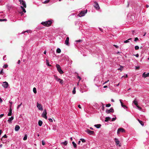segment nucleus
Instances as JSON below:
<instances>
[{
	"label": "nucleus",
	"mask_w": 149,
	"mask_h": 149,
	"mask_svg": "<svg viewBox=\"0 0 149 149\" xmlns=\"http://www.w3.org/2000/svg\"><path fill=\"white\" fill-rule=\"evenodd\" d=\"M56 67L58 71L60 74H63L64 73L61 70V66L59 65L56 64Z\"/></svg>",
	"instance_id": "3"
},
{
	"label": "nucleus",
	"mask_w": 149,
	"mask_h": 149,
	"mask_svg": "<svg viewBox=\"0 0 149 149\" xmlns=\"http://www.w3.org/2000/svg\"><path fill=\"white\" fill-rule=\"evenodd\" d=\"M111 104H106V107H109L111 106Z\"/></svg>",
	"instance_id": "36"
},
{
	"label": "nucleus",
	"mask_w": 149,
	"mask_h": 149,
	"mask_svg": "<svg viewBox=\"0 0 149 149\" xmlns=\"http://www.w3.org/2000/svg\"><path fill=\"white\" fill-rule=\"evenodd\" d=\"M69 38L68 37H67L65 41V44L67 45H69Z\"/></svg>",
	"instance_id": "14"
},
{
	"label": "nucleus",
	"mask_w": 149,
	"mask_h": 149,
	"mask_svg": "<svg viewBox=\"0 0 149 149\" xmlns=\"http://www.w3.org/2000/svg\"><path fill=\"white\" fill-rule=\"evenodd\" d=\"M114 140H115V141L116 142V145H118V144H119L120 141L118 140V139L115 138L114 139Z\"/></svg>",
	"instance_id": "17"
},
{
	"label": "nucleus",
	"mask_w": 149,
	"mask_h": 149,
	"mask_svg": "<svg viewBox=\"0 0 149 149\" xmlns=\"http://www.w3.org/2000/svg\"><path fill=\"white\" fill-rule=\"evenodd\" d=\"M77 78L79 79V80H80L81 79V78L80 77H79V76H78V77H77Z\"/></svg>",
	"instance_id": "59"
},
{
	"label": "nucleus",
	"mask_w": 149,
	"mask_h": 149,
	"mask_svg": "<svg viewBox=\"0 0 149 149\" xmlns=\"http://www.w3.org/2000/svg\"><path fill=\"white\" fill-rule=\"evenodd\" d=\"M19 1L20 2V4H21L23 5V7L25 8H26V3L23 0H19Z\"/></svg>",
	"instance_id": "11"
},
{
	"label": "nucleus",
	"mask_w": 149,
	"mask_h": 149,
	"mask_svg": "<svg viewBox=\"0 0 149 149\" xmlns=\"http://www.w3.org/2000/svg\"><path fill=\"white\" fill-rule=\"evenodd\" d=\"M142 77L144 78L149 77V72L147 74L145 72H144L142 74Z\"/></svg>",
	"instance_id": "13"
},
{
	"label": "nucleus",
	"mask_w": 149,
	"mask_h": 149,
	"mask_svg": "<svg viewBox=\"0 0 149 149\" xmlns=\"http://www.w3.org/2000/svg\"><path fill=\"white\" fill-rule=\"evenodd\" d=\"M87 10H83L81 12L78 14V16L79 17H81L85 15V14L87 13Z\"/></svg>",
	"instance_id": "2"
},
{
	"label": "nucleus",
	"mask_w": 149,
	"mask_h": 149,
	"mask_svg": "<svg viewBox=\"0 0 149 149\" xmlns=\"http://www.w3.org/2000/svg\"><path fill=\"white\" fill-rule=\"evenodd\" d=\"M38 123L39 125L40 126H41L42 125V121L40 120L38 121Z\"/></svg>",
	"instance_id": "24"
},
{
	"label": "nucleus",
	"mask_w": 149,
	"mask_h": 149,
	"mask_svg": "<svg viewBox=\"0 0 149 149\" xmlns=\"http://www.w3.org/2000/svg\"><path fill=\"white\" fill-rule=\"evenodd\" d=\"M54 78L55 79L58 81L61 84H62L63 83V80L59 78L57 76L54 75Z\"/></svg>",
	"instance_id": "4"
},
{
	"label": "nucleus",
	"mask_w": 149,
	"mask_h": 149,
	"mask_svg": "<svg viewBox=\"0 0 149 149\" xmlns=\"http://www.w3.org/2000/svg\"><path fill=\"white\" fill-rule=\"evenodd\" d=\"M12 110L11 108V105L10 106V109H9V112L8 113V116H11L12 115Z\"/></svg>",
	"instance_id": "16"
},
{
	"label": "nucleus",
	"mask_w": 149,
	"mask_h": 149,
	"mask_svg": "<svg viewBox=\"0 0 149 149\" xmlns=\"http://www.w3.org/2000/svg\"><path fill=\"white\" fill-rule=\"evenodd\" d=\"M14 119V117L13 116H11V117L8 120V122L9 123H11L12 122V121Z\"/></svg>",
	"instance_id": "15"
},
{
	"label": "nucleus",
	"mask_w": 149,
	"mask_h": 149,
	"mask_svg": "<svg viewBox=\"0 0 149 149\" xmlns=\"http://www.w3.org/2000/svg\"><path fill=\"white\" fill-rule=\"evenodd\" d=\"M129 42V41L128 40L124 41V42L125 43H127Z\"/></svg>",
	"instance_id": "43"
},
{
	"label": "nucleus",
	"mask_w": 149,
	"mask_h": 149,
	"mask_svg": "<svg viewBox=\"0 0 149 149\" xmlns=\"http://www.w3.org/2000/svg\"><path fill=\"white\" fill-rule=\"evenodd\" d=\"M133 103L136 106L138 104V102L136 101V99H135L133 101Z\"/></svg>",
	"instance_id": "22"
},
{
	"label": "nucleus",
	"mask_w": 149,
	"mask_h": 149,
	"mask_svg": "<svg viewBox=\"0 0 149 149\" xmlns=\"http://www.w3.org/2000/svg\"><path fill=\"white\" fill-rule=\"evenodd\" d=\"M4 116V114H1L0 115V118H1Z\"/></svg>",
	"instance_id": "49"
},
{
	"label": "nucleus",
	"mask_w": 149,
	"mask_h": 149,
	"mask_svg": "<svg viewBox=\"0 0 149 149\" xmlns=\"http://www.w3.org/2000/svg\"><path fill=\"white\" fill-rule=\"evenodd\" d=\"M125 132V130L123 128H120L118 129L117 130V133L118 134L120 132Z\"/></svg>",
	"instance_id": "8"
},
{
	"label": "nucleus",
	"mask_w": 149,
	"mask_h": 149,
	"mask_svg": "<svg viewBox=\"0 0 149 149\" xmlns=\"http://www.w3.org/2000/svg\"><path fill=\"white\" fill-rule=\"evenodd\" d=\"M3 86L5 88H7L8 86V82L5 81L3 82Z\"/></svg>",
	"instance_id": "12"
},
{
	"label": "nucleus",
	"mask_w": 149,
	"mask_h": 149,
	"mask_svg": "<svg viewBox=\"0 0 149 149\" xmlns=\"http://www.w3.org/2000/svg\"><path fill=\"white\" fill-rule=\"evenodd\" d=\"M22 103H21L20 104L18 105L17 108V109H18L20 107V106L22 105Z\"/></svg>",
	"instance_id": "40"
},
{
	"label": "nucleus",
	"mask_w": 149,
	"mask_h": 149,
	"mask_svg": "<svg viewBox=\"0 0 149 149\" xmlns=\"http://www.w3.org/2000/svg\"><path fill=\"white\" fill-rule=\"evenodd\" d=\"M104 106H102V109L103 110H104Z\"/></svg>",
	"instance_id": "60"
},
{
	"label": "nucleus",
	"mask_w": 149,
	"mask_h": 149,
	"mask_svg": "<svg viewBox=\"0 0 149 149\" xmlns=\"http://www.w3.org/2000/svg\"><path fill=\"white\" fill-rule=\"evenodd\" d=\"M116 117L115 118H113L112 119L111 121H113L115 120H116Z\"/></svg>",
	"instance_id": "41"
},
{
	"label": "nucleus",
	"mask_w": 149,
	"mask_h": 149,
	"mask_svg": "<svg viewBox=\"0 0 149 149\" xmlns=\"http://www.w3.org/2000/svg\"><path fill=\"white\" fill-rule=\"evenodd\" d=\"M101 126V125L100 124L95 125H94V126L95 127H96L97 128H100Z\"/></svg>",
	"instance_id": "19"
},
{
	"label": "nucleus",
	"mask_w": 149,
	"mask_h": 149,
	"mask_svg": "<svg viewBox=\"0 0 149 149\" xmlns=\"http://www.w3.org/2000/svg\"><path fill=\"white\" fill-rule=\"evenodd\" d=\"M8 66V65L6 64V65H4L3 66V67L4 68H7Z\"/></svg>",
	"instance_id": "38"
},
{
	"label": "nucleus",
	"mask_w": 149,
	"mask_h": 149,
	"mask_svg": "<svg viewBox=\"0 0 149 149\" xmlns=\"http://www.w3.org/2000/svg\"><path fill=\"white\" fill-rule=\"evenodd\" d=\"M33 91L35 94L37 93L36 89V88L34 87L33 89Z\"/></svg>",
	"instance_id": "29"
},
{
	"label": "nucleus",
	"mask_w": 149,
	"mask_h": 149,
	"mask_svg": "<svg viewBox=\"0 0 149 149\" xmlns=\"http://www.w3.org/2000/svg\"><path fill=\"white\" fill-rule=\"evenodd\" d=\"M140 68V67L139 66H136V70H138Z\"/></svg>",
	"instance_id": "48"
},
{
	"label": "nucleus",
	"mask_w": 149,
	"mask_h": 149,
	"mask_svg": "<svg viewBox=\"0 0 149 149\" xmlns=\"http://www.w3.org/2000/svg\"><path fill=\"white\" fill-rule=\"evenodd\" d=\"M6 21H7V19H0V22Z\"/></svg>",
	"instance_id": "34"
},
{
	"label": "nucleus",
	"mask_w": 149,
	"mask_h": 149,
	"mask_svg": "<svg viewBox=\"0 0 149 149\" xmlns=\"http://www.w3.org/2000/svg\"><path fill=\"white\" fill-rule=\"evenodd\" d=\"M76 41L77 42H80L82 41V40H76Z\"/></svg>",
	"instance_id": "56"
},
{
	"label": "nucleus",
	"mask_w": 149,
	"mask_h": 149,
	"mask_svg": "<svg viewBox=\"0 0 149 149\" xmlns=\"http://www.w3.org/2000/svg\"><path fill=\"white\" fill-rule=\"evenodd\" d=\"M75 89H76V87H74V89L72 91V93L73 94H74L75 93H76V90H75Z\"/></svg>",
	"instance_id": "28"
},
{
	"label": "nucleus",
	"mask_w": 149,
	"mask_h": 149,
	"mask_svg": "<svg viewBox=\"0 0 149 149\" xmlns=\"http://www.w3.org/2000/svg\"><path fill=\"white\" fill-rule=\"evenodd\" d=\"M20 129V127L18 125H16L15 126V130L16 131H18Z\"/></svg>",
	"instance_id": "18"
},
{
	"label": "nucleus",
	"mask_w": 149,
	"mask_h": 149,
	"mask_svg": "<svg viewBox=\"0 0 149 149\" xmlns=\"http://www.w3.org/2000/svg\"><path fill=\"white\" fill-rule=\"evenodd\" d=\"M123 67H120V68H118V70H120L121 71H122V69L123 68Z\"/></svg>",
	"instance_id": "44"
},
{
	"label": "nucleus",
	"mask_w": 149,
	"mask_h": 149,
	"mask_svg": "<svg viewBox=\"0 0 149 149\" xmlns=\"http://www.w3.org/2000/svg\"><path fill=\"white\" fill-rule=\"evenodd\" d=\"M46 51H44V54H46Z\"/></svg>",
	"instance_id": "63"
},
{
	"label": "nucleus",
	"mask_w": 149,
	"mask_h": 149,
	"mask_svg": "<svg viewBox=\"0 0 149 149\" xmlns=\"http://www.w3.org/2000/svg\"><path fill=\"white\" fill-rule=\"evenodd\" d=\"M42 144L43 146H44L45 145V142L43 140L42 141Z\"/></svg>",
	"instance_id": "39"
},
{
	"label": "nucleus",
	"mask_w": 149,
	"mask_h": 149,
	"mask_svg": "<svg viewBox=\"0 0 149 149\" xmlns=\"http://www.w3.org/2000/svg\"><path fill=\"white\" fill-rule=\"evenodd\" d=\"M134 55L135 56L137 57H138L139 56V55L138 54H137L136 55Z\"/></svg>",
	"instance_id": "53"
},
{
	"label": "nucleus",
	"mask_w": 149,
	"mask_h": 149,
	"mask_svg": "<svg viewBox=\"0 0 149 149\" xmlns=\"http://www.w3.org/2000/svg\"><path fill=\"white\" fill-rule=\"evenodd\" d=\"M61 144H63L65 146H66L68 144V141H65L64 142H62L61 143Z\"/></svg>",
	"instance_id": "25"
},
{
	"label": "nucleus",
	"mask_w": 149,
	"mask_h": 149,
	"mask_svg": "<svg viewBox=\"0 0 149 149\" xmlns=\"http://www.w3.org/2000/svg\"><path fill=\"white\" fill-rule=\"evenodd\" d=\"M27 139V134H25L23 138V140L24 141L26 140Z\"/></svg>",
	"instance_id": "31"
},
{
	"label": "nucleus",
	"mask_w": 149,
	"mask_h": 149,
	"mask_svg": "<svg viewBox=\"0 0 149 149\" xmlns=\"http://www.w3.org/2000/svg\"><path fill=\"white\" fill-rule=\"evenodd\" d=\"M3 72V69H2L0 72V74H1Z\"/></svg>",
	"instance_id": "52"
},
{
	"label": "nucleus",
	"mask_w": 149,
	"mask_h": 149,
	"mask_svg": "<svg viewBox=\"0 0 149 149\" xmlns=\"http://www.w3.org/2000/svg\"><path fill=\"white\" fill-rule=\"evenodd\" d=\"M49 0H47L45 1L43 3L44 4H46L49 2Z\"/></svg>",
	"instance_id": "32"
},
{
	"label": "nucleus",
	"mask_w": 149,
	"mask_h": 149,
	"mask_svg": "<svg viewBox=\"0 0 149 149\" xmlns=\"http://www.w3.org/2000/svg\"><path fill=\"white\" fill-rule=\"evenodd\" d=\"M85 132L90 135H93L94 134V132L93 131H91L88 129H87L86 130Z\"/></svg>",
	"instance_id": "7"
},
{
	"label": "nucleus",
	"mask_w": 149,
	"mask_h": 149,
	"mask_svg": "<svg viewBox=\"0 0 149 149\" xmlns=\"http://www.w3.org/2000/svg\"><path fill=\"white\" fill-rule=\"evenodd\" d=\"M104 88H106L107 87V86H105L103 87Z\"/></svg>",
	"instance_id": "61"
},
{
	"label": "nucleus",
	"mask_w": 149,
	"mask_h": 149,
	"mask_svg": "<svg viewBox=\"0 0 149 149\" xmlns=\"http://www.w3.org/2000/svg\"><path fill=\"white\" fill-rule=\"evenodd\" d=\"M111 118L109 117H107L105 118V121L107 122L109 120H110Z\"/></svg>",
	"instance_id": "21"
},
{
	"label": "nucleus",
	"mask_w": 149,
	"mask_h": 149,
	"mask_svg": "<svg viewBox=\"0 0 149 149\" xmlns=\"http://www.w3.org/2000/svg\"><path fill=\"white\" fill-rule=\"evenodd\" d=\"M72 144H73L74 147V148H76L77 147V144L76 143H75V142L74 141L72 142Z\"/></svg>",
	"instance_id": "26"
},
{
	"label": "nucleus",
	"mask_w": 149,
	"mask_h": 149,
	"mask_svg": "<svg viewBox=\"0 0 149 149\" xmlns=\"http://www.w3.org/2000/svg\"><path fill=\"white\" fill-rule=\"evenodd\" d=\"M20 60H19L18 61V62H17V63L18 64H19L20 63Z\"/></svg>",
	"instance_id": "58"
},
{
	"label": "nucleus",
	"mask_w": 149,
	"mask_h": 149,
	"mask_svg": "<svg viewBox=\"0 0 149 149\" xmlns=\"http://www.w3.org/2000/svg\"><path fill=\"white\" fill-rule=\"evenodd\" d=\"M139 39L137 37L135 38L134 39V41H136L137 40H138Z\"/></svg>",
	"instance_id": "42"
},
{
	"label": "nucleus",
	"mask_w": 149,
	"mask_h": 149,
	"mask_svg": "<svg viewBox=\"0 0 149 149\" xmlns=\"http://www.w3.org/2000/svg\"><path fill=\"white\" fill-rule=\"evenodd\" d=\"M81 142V141H79L78 142V144H79Z\"/></svg>",
	"instance_id": "62"
},
{
	"label": "nucleus",
	"mask_w": 149,
	"mask_h": 149,
	"mask_svg": "<svg viewBox=\"0 0 149 149\" xmlns=\"http://www.w3.org/2000/svg\"><path fill=\"white\" fill-rule=\"evenodd\" d=\"M94 3V6L95 8L97 10L99 9L100 7L98 3L96 2H95Z\"/></svg>",
	"instance_id": "10"
},
{
	"label": "nucleus",
	"mask_w": 149,
	"mask_h": 149,
	"mask_svg": "<svg viewBox=\"0 0 149 149\" xmlns=\"http://www.w3.org/2000/svg\"><path fill=\"white\" fill-rule=\"evenodd\" d=\"M52 23L51 20H48L47 21L42 22L41 23V24L43 25L46 26H50Z\"/></svg>",
	"instance_id": "1"
},
{
	"label": "nucleus",
	"mask_w": 149,
	"mask_h": 149,
	"mask_svg": "<svg viewBox=\"0 0 149 149\" xmlns=\"http://www.w3.org/2000/svg\"><path fill=\"white\" fill-rule=\"evenodd\" d=\"M21 7L23 11V12H24V13H25L26 12V11L25 9L24 8V7L22 6H21Z\"/></svg>",
	"instance_id": "30"
},
{
	"label": "nucleus",
	"mask_w": 149,
	"mask_h": 149,
	"mask_svg": "<svg viewBox=\"0 0 149 149\" xmlns=\"http://www.w3.org/2000/svg\"><path fill=\"white\" fill-rule=\"evenodd\" d=\"M120 102L121 103V106H122V107L124 108V107H126V108H127V107L125 105H124L123 104V103L121 101V100H120Z\"/></svg>",
	"instance_id": "20"
},
{
	"label": "nucleus",
	"mask_w": 149,
	"mask_h": 149,
	"mask_svg": "<svg viewBox=\"0 0 149 149\" xmlns=\"http://www.w3.org/2000/svg\"><path fill=\"white\" fill-rule=\"evenodd\" d=\"M61 50L60 48H58L56 50V52L57 53H60L61 52Z\"/></svg>",
	"instance_id": "27"
},
{
	"label": "nucleus",
	"mask_w": 149,
	"mask_h": 149,
	"mask_svg": "<svg viewBox=\"0 0 149 149\" xmlns=\"http://www.w3.org/2000/svg\"><path fill=\"white\" fill-rule=\"evenodd\" d=\"M113 46L115 47L116 48H118V47L116 45H113Z\"/></svg>",
	"instance_id": "51"
},
{
	"label": "nucleus",
	"mask_w": 149,
	"mask_h": 149,
	"mask_svg": "<svg viewBox=\"0 0 149 149\" xmlns=\"http://www.w3.org/2000/svg\"><path fill=\"white\" fill-rule=\"evenodd\" d=\"M139 49V47L138 46H136L135 47V49L136 50H137Z\"/></svg>",
	"instance_id": "33"
},
{
	"label": "nucleus",
	"mask_w": 149,
	"mask_h": 149,
	"mask_svg": "<svg viewBox=\"0 0 149 149\" xmlns=\"http://www.w3.org/2000/svg\"><path fill=\"white\" fill-rule=\"evenodd\" d=\"M46 63L48 66H51V65L49 64V60L47 59H46Z\"/></svg>",
	"instance_id": "23"
},
{
	"label": "nucleus",
	"mask_w": 149,
	"mask_h": 149,
	"mask_svg": "<svg viewBox=\"0 0 149 149\" xmlns=\"http://www.w3.org/2000/svg\"><path fill=\"white\" fill-rule=\"evenodd\" d=\"M146 7L147 8H148V7H149V5H146Z\"/></svg>",
	"instance_id": "64"
},
{
	"label": "nucleus",
	"mask_w": 149,
	"mask_h": 149,
	"mask_svg": "<svg viewBox=\"0 0 149 149\" xmlns=\"http://www.w3.org/2000/svg\"><path fill=\"white\" fill-rule=\"evenodd\" d=\"M78 107L79 108H80V109H81V106H80V105H79V104L78 105Z\"/></svg>",
	"instance_id": "55"
},
{
	"label": "nucleus",
	"mask_w": 149,
	"mask_h": 149,
	"mask_svg": "<svg viewBox=\"0 0 149 149\" xmlns=\"http://www.w3.org/2000/svg\"><path fill=\"white\" fill-rule=\"evenodd\" d=\"M139 123L142 126H143L144 125V123H143V121H140Z\"/></svg>",
	"instance_id": "37"
},
{
	"label": "nucleus",
	"mask_w": 149,
	"mask_h": 149,
	"mask_svg": "<svg viewBox=\"0 0 149 149\" xmlns=\"http://www.w3.org/2000/svg\"><path fill=\"white\" fill-rule=\"evenodd\" d=\"M114 111V109L112 107L110 109H107L106 110V112L107 113H109L110 112L113 113Z\"/></svg>",
	"instance_id": "6"
},
{
	"label": "nucleus",
	"mask_w": 149,
	"mask_h": 149,
	"mask_svg": "<svg viewBox=\"0 0 149 149\" xmlns=\"http://www.w3.org/2000/svg\"><path fill=\"white\" fill-rule=\"evenodd\" d=\"M80 140L81 141L83 142V143H84V142H86V141L84 139H80Z\"/></svg>",
	"instance_id": "35"
},
{
	"label": "nucleus",
	"mask_w": 149,
	"mask_h": 149,
	"mask_svg": "<svg viewBox=\"0 0 149 149\" xmlns=\"http://www.w3.org/2000/svg\"><path fill=\"white\" fill-rule=\"evenodd\" d=\"M127 77H128L127 75V74H126L125 76H122V78L123 77H124L125 78H127Z\"/></svg>",
	"instance_id": "50"
},
{
	"label": "nucleus",
	"mask_w": 149,
	"mask_h": 149,
	"mask_svg": "<svg viewBox=\"0 0 149 149\" xmlns=\"http://www.w3.org/2000/svg\"><path fill=\"white\" fill-rule=\"evenodd\" d=\"M48 120L50 122H53V120H52V119H51V118H49V119H48Z\"/></svg>",
	"instance_id": "45"
},
{
	"label": "nucleus",
	"mask_w": 149,
	"mask_h": 149,
	"mask_svg": "<svg viewBox=\"0 0 149 149\" xmlns=\"http://www.w3.org/2000/svg\"><path fill=\"white\" fill-rule=\"evenodd\" d=\"M37 107L38 109L42 111L43 110L42 105L38 102L37 103Z\"/></svg>",
	"instance_id": "9"
},
{
	"label": "nucleus",
	"mask_w": 149,
	"mask_h": 149,
	"mask_svg": "<svg viewBox=\"0 0 149 149\" xmlns=\"http://www.w3.org/2000/svg\"><path fill=\"white\" fill-rule=\"evenodd\" d=\"M136 106L137 107V108H138L139 109H141V107H140V106H139L138 105V104Z\"/></svg>",
	"instance_id": "46"
},
{
	"label": "nucleus",
	"mask_w": 149,
	"mask_h": 149,
	"mask_svg": "<svg viewBox=\"0 0 149 149\" xmlns=\"http://www.w3.org/2000/svg\"><path fill=\"white\" fill-rule=\"evenodd\" d=\"M47 113L46 112V110L45 109H44V111H43L42 114V116L43 118H45V119H47Z\"/></svg>",
	"instance_id": "5"
},
{
	"label": "nucleus",
	"mask_w": 149,
	"mask_h": 149,
	"mask_svg": "<svg viewBox=\"0 0 149 149\" xmlns=\"http://www.w3.org/2000/svg\"><path fill=\"white\" fill-rule=\"evenodd\" d=\"M30 31V30H27V31H26L24 32V33H25V32H26L28 33V32H29Z\"/></svg>",
	"instance_id": "57"
},
{
	"label": "nucleus",
	"mask_w": 149,
	"mask_h": 149,
	"mask_svg": "<svg viewBox=\"0 0 149 149\" xmlns=\"http://www.w3.org/2000/svg\"><path fill=\"white\" fill-rule=\"evenodd\" d=\"M3 101V100L2 99H1V98L0 97V102L1 103Z\"/></svg>",
	"instance_id": "54"
},
{
	"label": "nucleus",
	"mask_w": 149,
	"mask_h": 149,
	"mask_svg": "<svg viewBox=\"0 0 149 149\" xmlns=\"http://www.w3.org/2000/svg\"><path fill=\"white\" fill-rule=\"evenodd\" d=\"M7 137V136L6 134H5L3 136V138H6Z\"/></svg>",
	"instance_id": "47"
}]
</instances>
